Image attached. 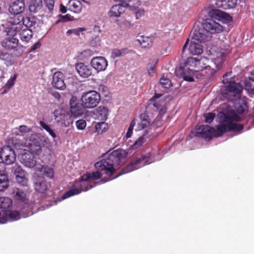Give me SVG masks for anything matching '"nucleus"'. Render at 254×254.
Instances as JSON below:
<instances>
[{
  "label": "nucleus",
  "instance_id": "6e6552de",
  "mask_svg": "<svg viewBox=\"0 0 254 254\" xmlns=\"http://www.w3.org/2000/svg\"><path fill=\"white\" fill-rule=\"evenodd\" d=\"M69 104L70 114L74 118L78 117L83 114L84 108L82 102L80 103L76 96H72L71 97Z\"/></svg>",
  "mask_w": 254,
  "mask_h": 254
},
{
  "label": "nucleus",
  "instance_id": "5fc2aeb1",
  "mask_svg": "<svg viewBox=\"0 0 254 254\" xmlns=\"http://www.w3.org/2000/svg\"><path fill=\"white\" fill-rule=\"evenodd\" d=\"M204 117L205 118V122L207 123H211L213 121L215 117V114L213 113H208L204 115Z\"/></svg>",
  "mask_w": 254,
  "mask_h": 254
},
{
  "label": "nucleus",
  "instance_id": "a878e982",
  "mask_svg": "<svg viewBox=\"0 0 254 254\" xmlns=\"http://www.w3.org/2000/svg\"><path fill=\"white\" fill-rule=\"evenodd\" d=\"M205 60H206L205 59H197L196 58L189 57L187 59L185 65L186 66L189 67V69L190 67H194L193 69H200L201 67H200L199 64L203 63Z\"/></svg>",
  "mask_w": 254,
  "mask_h": 254
},
{
  "label": "nucleus",
  "instance_id": "20e7f679",
  "mask_svg": "<svg viewBox=\"0 0 254 254\" xmlns=\"http://www.w3.org/2000/svg\"><path fill=\"white\" fill-rule=\"evenodd\" d=\"M244 112L243 107L240 105L239 107L236 109V111H229L224 115L223 120L224 123H228L229 131H239L243 129V125L241 124H237L234 122H238L241 120L239 115L242 114Z\"/></svg>",
  "mask_w": 254,
  "mask_h": 254
},
{
  "label": "nucleus",
  "instance_id": "338daca9",
  "mask_svg": "<svg viewBox=\"0 0 254 254\" xmlns=\"http://www.w3.org/2000/svg\"><path fill=\"white\" fill-rule=\"evenodd\" d=\"M53 96L58 100H60L61 98V95L58 92L53 93Z\"/></svg>",
  "mask_w": 254,
  "mask_h": 254
},
{
  "label": "nucleus",
  "instance_id": "473e14b6",
  "mask_svg": "<svg viewBox=\"0 0 254 254\" xmlns=\"http://www.w3.org/2000/svg\"><path fill=\"white\" fill-rule=\"evenodd\" d=\"M137 41L142 48H150L152 44V40L151 37L148 36H144L143 35L138 36Z\"/></svg>",
  "mask_w": 254,
  "mask_h": 254
},
{
  "label": "nucleus",
  "instance_id": "c9c22d12",
  "mask_svg": "<svg viewBox=\"0 0 254 254\" xmlns=\"http://www.w3.org/2000/svg\"><path fill=\"white\" fill-rule=\"evenodd\" d=\"M12 204V200L7 197H0V208L3 211H6L9 208Z\"/></svg>",
  "mask_w": 254,
  "mask_h": 254
},
{
  "label": "nucleus",
  "instance_id": "09e8293b",
  "mask_svg": "<svg viewBox=\"0 0 254 254\" xmlns=\"http://www.w3.org/2000/svg\"><path fill=\"white\" fill-rule=\"evenodd\" d=\"M201 59H205L206 60L204 61L203 63H200L199 65L201 68L200 69H191V71H198V70H202L204 69L207 68L208 67H210V66L207 64V63L209 62V60L207 58L205 57L201 58Z\"/></svg>",
  "mask_w": 254,
  "mask_h": 254
},
{
  "label": "nucleus",
  "instance_id": "39448f33",
  "mask_svg": "<svg viewBox=\"0 0 254 254\" xmlns=\"http://www.w3.org/2000/svg\"><path fill=\"white\" fill-rule=\"evenodd\" d=\"M100 100V94L95 90L86 92L81 97L82 105L85 109H91L96 107Z\"/></svg>",
  "mask_w": 254,
  "mask_h": 254
},
{
  "label": "nucleus",
  "instance_id": "7ed1b4c3",
  "mask_svg": "<svg viewBox=\"0 0 254 254\" xmlns=\"http://www.w3.org/2000/svg\"><path fill=\"white\" fill-rule=\"evenodd\" d=\"M161 95L157 94L155 95L148 101L147 108L158 111V115L153 121V124L157 127H161L162 125V118L166 113L167 107L165 102L160 99Z\"/></svg>",
  "mask_w": 254,
  "mask_h": 254
},
{
  "label": "nucleus",
  "instance_id": "393cba45",
  "mask_svg": "<svg viewBox=\"0 0 254 254\" xmlns=\"http://www.w3.org/2000/svg\"><path fill=\"white\" fill-rule=\"evenodd\" d=\"M237 1V0H218L216 4L218 7L228 9L235 7Z\"/></svg>",
  "mask_w": 254,
  "mask_h": 254
},
{
  "label": "nucleus",
  "instance_id": "9b49d317",
  "mask_svg": "<svg viewBox=\"0 0 254 254\" xmlns=\"http://www.w3.org/2000/svg\"><path fill=\"white\" fill-rule=\"evenodd\" d=\"M35 190L40 193H44L50 187V184L47 182L45 178L39 175H35L34 180Z\"/></svg>",
  "mask_w": 254,
  "mask_h": 254
},
{
  "label": "nucleus",
  "instance_id": "7c9ffc66",
  "mask_svg": "<svg viewBox=\"0 0 254 254\" xmlns=\"http://www.w3.org/2000/svg\"><path fill=\"white\" fill-rule=\"evenodd\" d=\"M18 40L15 38L7 37L3 42L2 46L6 50H10L15 49L18 45Z\"/></svg>",
  "mask_w": 254,
  "mask_h": 254
},
{
  "label": "nucleus",
  "instance_id": "2f4dec72",
  "mask_svg": "<svg viewBox=\"0 0 254 254\" xmlns=\"http://www.w3.org/2000/svg\"><path fill=\"white\" fill-rule=\"evenodd\" d=\"M100 171V170H98L96 172L87 173L83 175V179L85 181H88L91 184L92 182L97 180L101 177L102 174Z\"/></svg>",
  "mask_w": 254,
  "mask_h": 254
},
{
  "label": "nucleus",
  "instance_id": "de8ad7c7",
  "mask_svg": "<svg viewBox=\"0 0 254 254\" xmlns=\"http://www.w3.org/2000/svg\"><path fill=\"white\" fill-rule=\"evenodd\" d=\"M160 84L165 88H169L172 86L171 80L167 78L162 77L160 80Z\"/></svg>",
  "mask_w": 254,
  "mask_h": 254
},
{
  "label": "nucleus",
  "instance_id": "412c9836",
  "mask_svg": "<svg viewBox=\"0 0 254 254\" xmlns=\"http://www.w3.org/2000/svg\"><path fill=\"white\" fill-rule=\"evenodd\" d=\"M12 195L13 198L17 201L24 203H27L28 201V197L26 193L19 188H14L13 189Z\"/></svg>",
  "mask_w": 254,
  "mask_h": 254
},
{
  "label": "nucleus",
  "instance_id": "4468645a",
  "mask_svg": "<svg viewBox=\"0 0 254 254\" xmlns=\"http://www.w3.org/2000/svg\"><path fill=\"white\" fill-rule=\"evenodd\" d=\"M21 29V23L20 22H17L14 19L12 21L8 23L5 31L8 37L14 38L17 32Z\"/></svg>",
  "mask_w": 254,
  "mask_h": 254
},
{
  "label": "nucleus",
  "instance_id": "49530a36",
  "mask_svg": "<svg viewBox=\"0 0 254 254\" xmlns=\"http://www.w3.org/2000/svg\"><path fill=\"white\" fill-rule=\"evenodd\" d=\"M16 181L17 183L23 186H27L28 184V179L27 178V175L18 176L16 178Z\"/></svg>",
  "mask_w": 254,
  "mask_h": 254
},
{
  "label": "nucleus",
  "instance_id": "79ce46f5",
  "mask_svg": "<svg viewBox=\"0 0 254 254\" xmlns=\"http://www.w3.org/2000/svg\"><path fill=\"white\" fill-rule=\"evenodd\" d=\"M127 48H123L121 50L115 49L111 52V57L113 59L120 57L126 55L127 53Z\"/></svg>",
  "mask_w": 254,
  "mask_h": 254
},
{
  "label": "nucleus",
  "instance_id": "a18cd8bd",
  "mask_svg": "<svg viewBox=\"0 0 254 254\" xmlns=\"http://www.w3.org/2000/svg\"><path fill=\"white\" fill-rule=\"evenodd\" d=\"M39 124L41 127L44 128L47 132H48L53 138H55L56 137L57 135L56 133L48 125H47L43 121H40Z\"/></svg>",
  "mask_w": 254,
  "mask_h": 254
},
{
  "label": "nucleus",
  "instance_id": "f704fd0d",
  "mask_svg": "<svg viewBox=\"0 0 254 254\" xmlns=\"http://www.w3.org/2000/svg\"><path fill=\"white\" fill-rule=\"evenodd\" d=\"M97 116L100 120L105 121L107 119L109 110L104 106H99L96 109Z\"/></svg>",
  "mask_w": 254,
  "mask_h": 254
},
{
  "label": "nucleus",
  "instance_id": "9d476101",
  "mask_svg": "<svg viewBox=\"0 0 254 254\" xmlns=\"http://www.w3.org/2000/svg\"><path fill=\"white\" fill-rule=\"evenodd\" d=\"M203 27L210 33H218L223 31V26L212 19H206L203 23Z\"/></svg>",
  "mask_w": 254,
  "mask_h": 254
},
{
  "label": "nucleus",
  "instance_id": "4be33fe9",
  "mask_svg": "<svg viewBox=\"0 0 254 254\" xmlns=\"http://www.w3.org/2000/svg\"><path fill=\"white\" fill-rule=\"evenodd\" d=\"M36 172H40L50 179L54 177V171L53 168L46 165H38L35 168Z\"/></svg>",
  "mask_w": 254,
  "mask_h": 254
},
{
  "label": "nucleus",
  "instance_id": "69168bd1",
  "mask_svg": "<svg viewBox=\"0 0 254 254\" xmlns=\"http://www.w3.org/2000/svg\"><path fill=\"white\" fill-rule=\"evenodd\" d=\"M60 11L62 13H65L67 11V8L63 4H61L60 6Z\"/></svg>",
  "mask_w": 254,
  "mask_h": 254
},
{
  "label": "nucleus",
  "instance_id": "f3484780",
  "mask_svg": "<svg viewBox=\"0 0 254 254\" xmlns=\"http://www.w3.org/2000/svg\"><path fill=\"white\" fill-rule=\"evenodd\" d=\"M75 68L78 74L81 77L88 78L92 75V67L82 63H78L76 64L75 65Z\"/></svg>",
  "mask_w": 254,
  "mask_h": 254
},
{
  "label": "nucleus",
  "instance_id": "423d86ee",
  "mask_svg": "<svg viewBox=\"0 0 254 254\" xmlns=\"http://www.w3.org/2000/svg\"><path fill=\"white\" fill-rule=\"evenodd\" d=\"M231 76V73H226L223 75V83L226 84L225 90L228 95H232L235 97H240L243 90V87L239 83H236L232 79L229 80L227 77ZM231 78V77H230Z\"/></svg>",
  "mask_w": 254,
  "mask_h": 254
},
{
  "label": "nucleus",
  "instance_id": "c756f323",
  "mask_svg": "<svg viewBox=\"0 0 254 254\" xmlns=\"http://www.w3.org/2000/svg\"><path fill=\"white\" fill-rule=\"evenodd\" d=\"M200 30L194 29L192 32V37L191 41L198 43L204 42L207 40V37Z\"/></svg>",
  "mask_w": 254,
  "mask_h": 254
},
{
  "label": "nucleus",
  "instance_id": "680f3d73",
  "mask_svg": "<svg viewBox=\"0 0 254 254\" xmlns=\"http://www.w3.org/2000/svg\"><path fill=\"white\" fill-rule=\"evenodd\" d=\"M86 29L84 27H80L76 29H73V34L79 36L80 32L85 31Z\"/></svg>",
  "mask_w": 254,
  "mask_h": 254
},
{
  "label": "nucleus",
  "instance_id": "c85d7f7f",
  "mask_svg": "<svg viewBox=\"0 0 254 254\" xmlns=\"http://www.w3.org/2000/svg\"><path fill=\"white\" fill-rule=\"evenodd\" d=\"M67 7L69 10L78 13L82 9V4L78 0H70L67 4Z\"/></svg>",
  "mask_w": 254,
  "mask_h": 254
},
{
  "label": "nucleus",
  "instance_id": "72a5a7b5",
  "mask_svg": "<svg viewBox=\"0 0 254 254\" xmlns=\"http://www.w3.org/2000/svg\"><path fill=\"white\" fill-rule=\"evenodd\" d=\"M29 149L30 151L29 153H31L32 154H35L39 155L42 152V147L39 141L34 140L29 143Z\"/></svg>",
  "mask_w": 254,
  "mask_h": 254
},
{
  "label": "nucleus",
  "instance_id": "8fccbe9b",
  "mask_svg": "<svg viewBox=\"0 0 254 254\" xmlns=\"http://www.w3.org/2000/svg\"><path fill=\"white\" fill-rule=\"evenodd\" d=\"M224 62L223 58H218L214 59L213 64L216 66V70H219L222 67Z\"/></svg>",
  "mask_w": 254,
  "mask_h": 254
},
{
  "label": "nucleus",
  "instance_id": "774afa93",
  "mask_svg": "<svg viewBox=\"0 0 254 254\" xmlns=\"http://www.w3.org/2000/svg\"><path fill=\"white\" fill-rule=\"evenodd\" d=\"M107 89V87L104 85H100L99 87V90H102L103 91H104Z\"/></svg>",
  "mask_w": 254,
  "mask_h": 254
},
{
  "label": "nucleus",
  "instance_id": "c03bdc74",
  "mask_svg": "<svg viewBox=\"0 0 254 254\" xmlns=\"http://www.w3.org/2000/svg\"><path fill=\"white\" fill-rule=\"evenodd\" d=\"M108 125L105 122L97 123L95 126L96 130L98 133L105 132L107 129Z\"/></svg>",
  "mask_w": 254,
  "mask_h": 254
},
{
  "label": "nucleus",
  "instance_id": "e433bc0d",
  "mask_svg": "<svg viewBox=\"0 0 254 254\" xmlns=\"http://www.w3.org/2000/svg\"><path fill=\"white\" fill-rule=\"evenodd\" d=\"M42 6V0H33L29 6V9L31 12L35 13L41 9Z\"/></svg>",
  "mask_w": 254,
  "mask_h": 254
},
{
  "label": "nucleus",
  "instance_id": "a19ab883",
  "mask_svg": "<svg viewBox=\"0 0 254 254\" xmlns=\"http://www.w3.org/2000/svg\"><path fill=\"white\" fill-rule=\"evenodd\" d=\"M21 20H20V18H18L17 20H16L17 22H20L21 23V29L23 27V26H24L26 28H30L32 27L33 24L34 22L33 21L30 20V18L29 17H23L22 16H20Z\"/></svg>",
  "mask_w": 254,
  "mask_h": 254
},
{
  "label": "nucleus",
  "instance_id": "6ab92c4d",
  "mask_svg": "<svg viewBox=\"0 0 254 254\" xmlns=\"http://www.w3.org/2000/svg\"><path fill=\"white\" fill-rule=\"evenodd\" d=\"M22 163L26 167L32 168L36 166V157L31 153H25L21 155Z\"/></svg>",
  "mask_w": 254,
  "mask_h": 254
},
{
  "label": "nucleus",
  "instance_id": "58836bf2",
  "mask_svg": "<svg viewBox=\"0 0 254 254\" xmlns=\"http://www.w3.org/2000/svg\"><path fill=\"white\" fill-rule=\"evenodd\" d=\"M19 35L22 41L27 42L32 37V31L29 28L23 29L20 32Z\"/></svg>",
  "mask_w": 254,
  "mask_h": 254
},
{
  "label": "nucleus",
  "instance_id": "4c0bfd02",
  "mask_svg": "<svg viewBox=\"0 0 254 254\" xmlns=\"http://www.w3.org/2000/svg\"><path fill=\"white\" fill-rule=\"evenodd\" d=\"M218 125L216 127V130L214 131L213 134L217 136H221L225 132L229 131L228 123H224Z\"/></svg>",
  "mask_w": 254,
  "mask_h": 254
},
{
  "label": "nucleus",
  "instance_id": "ea45409f",
  "mask_svg": "<svg viewBox=\"0 0 254 254\" xmlns=\"http://www.w3.org/2000/svg\"><path fill=\"white\" fill-rule=\"evenodd\" d=\"M9 180L7 175L0 177V191H3L9 187Z\"/></svg>",
  "mask_w": 254,
  "mask_h": 254
},
{
  "label": "nucleus",
  "instance_id": "dca6fc26",
  "mask_svg": "<svg viewBox=\"0 0 254 254\" xmlns=\"http://www.w3.org/2000/svg\"><path fill=\"white\" fill-rule=\"evenodd\" d=\"M64 75L62 72H55L53 75L52 82L53 87L60 90L65 89L66 85L64 81Z\"/></svg>",
  "mask_w": 254,
  "mask_h": 254
},
{
  "label": "nucleus",
  "instance_id": "052dcab7",
  "mask_svg": "<svg viewBox=\"0 0 254 254\" xmlns=\"http://www.w3.org/2000/svg\"><path fill=\"white\" fill-rule=\"evenodd\" d=\"M16 78H17V74H14L13 75V76L12 78H11L7 81V84L9 87H11L13 85V84H14V82L16 79Z\"/></svg>",
  "mask_w": 254,
  "mask_h": 254
},
{
  "label": "nucleus",
  "instance_id": "6e6d98bb",
  "mask_svg": "<svg viewBox=\"0 0 254 254\" xmlns=\"http://www.w3.org/2000/svg\"><path fill=\"white\" fill-rule=\"evenodd\" d=\"M46 5L50 10L54 9L55 1L54 0H44Z\"/></svg>",
  "mask_w": 254,
  "mask_h": 254
},
{
  "label": "nucleus",
  "instance_id": "f03ea898",
  "mask_svg": "<svg viewBox=\"0 0 254 254\" xmlns=\"http://www.w3.org/2000/svg\"><path fill=\"white\" fill-rule=\"evenodd\" d=\"M112 179L105 180L104 179L101 180L99 182H94L93 185H92L88 181L84 180L83 179V176H82L80 180L74 182L71 188L68 191H66L62 196V198L64 199L77 194L82 191H87L96 186L98 184H103Z\"/></svg>",
  "mask_w": 254,
  "mask_h": 254
},
{
  "label": "nucleus",
  "instance_id": "aec40b11",
  "mask_svg": "<svg viewBox=\"0 0 254 254\" xmlns=\"http://www.w3.org/2000/svg\"><path fill=\"white\" fill-rule=\"evenodd\" d=\"M209 16L216 19H222L227 21H231L232 17L228 14L219 9H212L209 13Z\"/></svg>",
  "mask_w": 254,
  "mask_h": 254
},
{
  "label": "nucleus",
  "instance_id": "13d9d810",
  "mask_svg": "<svg viewBox=\"0 0 254 254\" xmlns=\"http://www.w3.org/2000/svg\"><path fill=\"white\" fill-rule=\"evenodd\" d=\"M19 130L22 133H25L31 131V128L28 127L26 126L22 125L19 127Z\"/></svg>",
  "mask_w": 254,
  "mask_h": 254
},
{
  "label": "nucleus",
  "instance_id": "3c124183",
  "mask_svg": "<svg viewBox=\"0 0 254 254\" xmlns=\"http://www.w3.org/2000/svg\"><path fill=\"white\" fill-rule=\"evenodd\" d=\"M191 69H190L189 75H187L185 72L182 74V76L184 80L189 82H192L194 81V79L191 75L193 71H191Z\"/></svg>",
  "mask_w": 254,
  "mask_h": 254
},
{
  "label": "nucleus",
  "instance_id": "e2e57ef3",
  "mask_svg": "<svg viewBox=\"0 0 254 254\" xmlns=\"http://www.w3.org/2000/svg\"><path fill=\"white\" fill-rule=\"evenodd\" d=\"M144 9H139L137 11L135 12V17L136 19H139L142 15L144 14Z\"/></svg>",
  "mask_w": 254,
  "mask_h": 254
},
{
  "label": "nucleus",
  "instance_id": "cd10ccee",
  "mask_svg": "<svg viewBox=\"0 0 254 254\" xmlns=\"http://www.w3.org/2000/svg\"><path fill=\"white\" fill-rule=\"evenodd\" d=\"M139 119L140 122L138 123L137 129L138 130H142L148 127L150 123L149 116L145 113L141 114L140 115Z\"/></svg>",
  "mask_w": 254,
  "mask_h": 254
},
{
  "label": "nucleus",
  "instance_id": "bb28decb",
  "mask_svg": "<svg viewBox=\"0 0 254 254\" xmlns=\"http://www.w3.org/2000/svg\"><path fill=\"white\" fill-rule=\"evenodd\" d=\"M125 7L121 4L113 5L109 12L110 17H119L121 14L124 12Z\"/></svg>",
  "mask_w": 254,
  "mask_h": 254
},
{
  "label": "nucleus",
  "instance_id": "5701e85b",
  "mask_svg": "<svg viewBox=\"0 0 254 254\" xmlns=\"http://www.w3.org/2000/svg\"><path fill=\"white\" fill-rule=\"evenodd\" d=\"M189 53L192 55H200L203 53V47L200 43L191 41L188 48Z\"/></svg>",
  "mask_w": 254,
  "mask_h": 254
},
{
  "label": "nucleus",
  "instance_id": "f257e3e1",
  "mask_svg": "<svg viewBox=\"0 0 254 254\" xmlns=\"http://www.w3.org/2000/svg\"><path fill=\"white\" fill-rule=\"evenodd\" d=\"M127 154L126 151L122 149L107 153L104 155L103 159L95 164V167L110 177L115 173V167L120 165L122 160L127 156Z\"/></svg>",
  "mask_w": 254,
  "mask_h": 254
},
{
  "label": "nucleus",
  "instance_id": "0e129e2a",
  "mask_svg": "<svg viewBox=\"0 0 254 254\" xmlns=\"http://www.w3.org/2000/svg\"><path fill=\"white\" fill-rule=\"evenodd\" d=\"M40 46V43L38 42L33 45L31 48V51H35L37 49L39 48Z\"/></svg>",
  "mask_w": 254,
  "mask_h": 254
},
{
  "label": "nucleus",
  "instance_id": "a211bd4d",
  "mask_svg": "<svg viewBox=\"0 0 254 254\" xmlns=\"http://www.w3.org/2000/svg\"><path fill=\"white\" fill-rule=\"evenodd\" d=\"M25 9V3L23 0H16L9 5L8 10L14 15L22 13Z\"/></svg>",
  "mask_w": 254,
  "mask_h": 254
},
{
  "label": "nucleus",
  "instance_id": "37998d69",
  "mask_svg": "<svg viewBox=\"0 0 254 254\" xmlns=\"http://www.w3.org/2000/svg\"><path fill=\"white\" fill-rule=\"evenodd\" d=\"M12 170L16 178L18 176H22L27 175L26 172L23 170L22 168L18 165H15L12 167Z\"/></svg>",
  "mask_w": 254,
  "mask_h": 254
},
{
  "label": "nucleus",
  "instance_id": "b1692460",
  "mask_svg": "<svg viewBox=\"0 0 254 254\" xmlns=\"http://www.w3.org/2000/svg\"><path fill=\"white\" fill-rule=\"evenodd\" d=\"M245 89L250 96H254V70L252 72L251 76L245 81Z\"/></svg>",
  "mask_w": 254,
  "mask_h": 254
},
{
  "label": "nucleus",
  "instance_id": "864d4df0",
  "mask_svg": "<svg viewBox=\"0 0 254 254\" xmlns=\"http://www.w3.org/2000/svg\"><path fill=\"white\" fill-rule=\"evenodd\" d=\"M75 125L78 129L83 130L86 126V122L84 120H79L76 122Z\"/></svg>",
  "mask_w": 254,
  "mask_h": 254
},
{
  "label": "nucleus",
  "instance_id": "ddd939ff",
  "mask_svg": "<svg viewBox=\"0 0 254 254\" xmlns=\"http://www.w3.org/2000/svg\"><path fill=\"white\" fill-rule=\"evenodd\" d=\"M90 64L97 72L104 71L108 65V62L103 57H96L92 59Z\"/></svg>",
  "mask_w": 254,
  "mask_h": 254
},
{
  "label": "nucleus",
  "instance_id": "603ef678",
  "mask_svg": "<svg viewBox=\"0 0 254 254\" xmlns=\"http://www.w3.org/2000/svg\"><path fill=\"white\" fill-rule=\"evenodd\" d=\"M135 125V120L134 119L131 121V122L129 126V127L128 128V130L127 131V132L126 133V136L127 138H129L131 137V134L132 133L133 129V127Z\"/></svg>",
  "mask_w": 254,
  "mask_h": 254
},
{
  "label": "nucleus",
  "instance_id": "bf43d9fd",
  "mask_svg": "<svg viewBox=\"0 0 254 254\" xmlns=\"http://www.w3.org/2000/svg\"><path fill=\"white\" fill-rule=\"evenodd\" d=\"M4 164L3 162H0V177L2 175H7Z\"/></svg>",
  "mask_w": 254,
  "mask_h": 254
},
{
  "label": "nucleus",
  "instance_id": "1a4fd4ad",
  "mask_svg": "<svg viewBox=\"0 0 254 254\" xmlns=\"http://www.w3.org/2000/svg\"><path fill=\"white\" fill-rule=\"evenodd\" d=\"M55 120L62 126L68 127L73 123L71 116L63 110L55 111Z\"/></svg>",
  "mask_w": 254,
  "mask_h": 254
},
{
  "label": "nucleus",
  "instance_id": "f8f14e48",
  "mask_svg": "<svg viewBox=\"0 0 254 254\" xmlns=\"http://www.w3.org/2000/svg\"><path fill=\"white\" fill-rule=\"evenodd\" d=\"M1 150L0 158L4 159L3 162L7 165L12 164L16 160L15 154L13 149L7 146Z\"/></svg>",
  "mask_w": 254,
  "mask_h": 254
},
{
  "label": "nucleus",
  "instance_id": "4d7b16f0",
  "mask_svg": "<svg viewBox=\"0 0 254 254\" xmlns=\"http://www.w3.org/2000/svg\"><path fill=\"white\" fill-rule=\"evenodd\" d=\"M144 143V138L143 137H139L133 144V147L134 148H137Z\"/></svg>",
  "mask_w": 254,
  "mask_h": 254
},
{
  "label": "nucleus",
  "instance_id": "2eb2a0df",
  "mask_svg": "<svg viewBox=\"0 0 254 254\" xmlns=\"http://www.w3.org/2000/svg\"><path fill=\"white\" fill-rule=\"evenodd\" d=\"M195 135L198 137L208 138L213 134L215 129L207 125H201L196 127Z\"/></svg>",
  "mask_w": 254,
  "mask_h": 254
},
{
  "label": "nucleus",
  "instance_id": "0eeeda50",
  "mask_svg": "<svg viewBox=\"0 0 254 254\" xmlns=\"http://www.w3.org/2000/svg\"><path fill=\"white\" fill-rule=\"evenodd\" d=\"M149 163L148 157L143 155H138L133 158L130 163L123 169V174L136 170Z\"/></svg>",
  "mask_w": 254,
  "mask_h": 254
}]
</instances>
